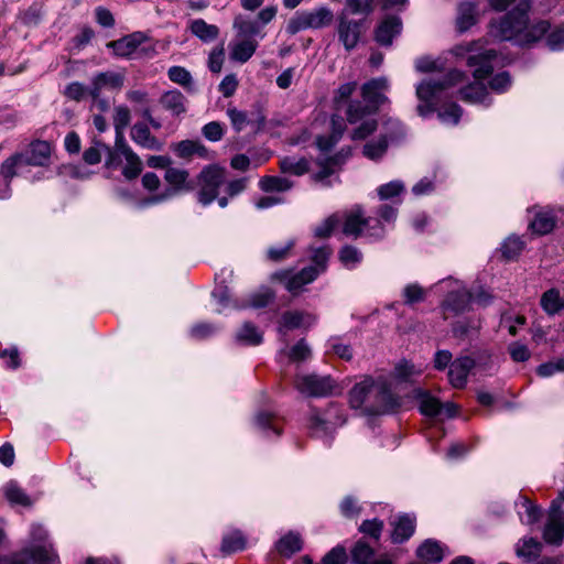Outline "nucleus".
Returning <instances> with one entry per match:
<instances>
[{"instance_id":"nucleus-17","label":"nucleus","mask_w":564,"mask_h":564,"mask_svg":"<svg viewBox=\"0 0 564 564\" xmlns=\"http://www.w3.org/2000/svg\"><path fill=\"white\" fill-rule=\"evenodd\" d=\"M123 85V76L115 72L97 74L89 87L90 97H99L105 89H120Z\"/></svg>"},{"instance_id":"nucleus-6","label":"nucleus","mask_w":564,"mask_h":564,"mask_svg":"<svg viewBox=\"0 0 564 564\" xmlns=\"http://www.w3.org/2000/svg\"><path fill=\"white\" fill-rule=\"evenodd\" d=\"M189 174L186 170L170 166L165 170L164 180L170 185L169 188L162 193L152 195L144 199L141 205L150 206L164 203L181 192H188L193 189V185L188 181Z\"/></svg>"},{"instance_id":"nucleus-60","label":"nucleus","mask_w":564,"mask_h":564,"mask_svg":"<svg viewBox=\"0 0 564 564\" xmlns=\"http://www.w3.org/2000/svg\"><path fill=\"white\" fill-rule=\"evenodd\" d=\"M476 23V8L471 3L460 6V31L467 30Z\"/></svg>"},{"instance_id":"nucleus-61","label":"nucleus","mask_w":564,"mask_h":564,"mask_svg":"<svg viewBox=\"0 0 564 564\" xmlns=\"http://www.w3.org/2000/svg\"><path fill=\"white\" fill-rule=\"evenodd\" d=\"M556 372H564V358L542 364L536 369L540 377H551Z\"/></svg>"},{"instance_id":"nucleus-51","label":"nucleus","mask_w":564,"mask_h":564,"mask_svg":"<svg viewBox=\"0 0 564 564\" xmlns=\"http://www.w3.org/2000/svg\"><path fill=\"white\" fill-rule=\"evenodd\" d=\"M542 550V543L536 539L529 538L524 539L522 545H518V556L525 557L528 560L536 558Z\"/></svg>"},{"instance_id":"nucleus-48","label":"nucleus","mask_w":564,"mask_h":564,"mask_svg":"<svg viewBox=\"0 0 564 564\" xmlns=\"http://www.w3.org/2000/svg\"><path fill=\"white\" fill-rule=\"evenodd\" d=\"M292 182L286 177L265 176L260 181V187L264 192H284L292 187Z\"/></svg>"},{"instance_id":"nucleus-24","label":"nucleus","mask_w":564,"mask_h":564,"mask_svg":"<svg viewBox=\"0 0 564 564\" xmlns=\"http://www.w3.org/2000/svg\"><path fill=\"white\" fill-rule=\"evenodd\" d=\"M564 538V518L561 514L551 516L543 531V539L549 544L560 545Z\"/></svg>"},{"instance_id":"nucleus-57","label":"nucleus","mask_w":564,"mask_h":564,"mask_svg":"<svg viewBox=\"0 0 564 564\" xmlns=\"http://www.w3.org/2000/svg\"><path fill=\"white\" fill-rule=\"evenodd\" d=\"M294 247V240H288L279 246H274L268 249V258L272 261H282L290 256L292 248Z\"/></svg>"},{"instance_id":"nucleus-49","label":"nucleus","mask_w":564,"mask_h":564,"mask_svg":"<svg viewBox=\"0 0 564 564\" xmlns=\"http://www.w3.org/2000/svg\"><path fill=\"white\" fill-rule=\"evenodd\" d=\"M404 191L405 186L403 182L395 180L380 185L377 188V194L381 200H388L400 196Z\"/></svg>"},{"instance_id":"nucleus-2","label":"nucleus","mask_w":564,"mask_h":564,"mask_svg":"<svg viewBox=\"0 0 564 564\" xmlns=\"http://www.w3.org/2000/svg\"><path fill=\"white\" fill-rule=\"evenodd\" d=\"M390 84L386 77L373 78L361 87V96L366 101L350 100L346 109L347 122L354 126L350 138L352 140H365L378 128V121L373 113L389 101L384 95Z\"/></svg>"},{"instance_id":"nucleus-62","label":"nucleus","mask_w":564,"mask_h":564,"mask_svg":"<svg viewBox=\"0 0 564 564\" xmlns=\"http://www.w3.org/2000/svg\"><path fill=\"white\" fill-rule=\"evenodd\" d=\"M329 349L344 360L352 358V349L349 345L341 343L339 338L333 337L328 340Z\"/></svg>"},{"instance_id":"nucleus-9","label":"nucleus","mask_w":564,"mask_h":564,"mask_svg":"<svg viewBox=\"0 0 564 564\" xmlns=\"http://www.w3.org/2000/svg\"><path fill=\"white\" fill-rule=\"evenodd\" d=\"M397 402L390 391L388 382L383 379H372L366 413L375 415L383 414L391 411Z\"/></svg>"},{"instance_id":"nucleus-63","label":"nucleus","mask_w":564,"mask_h":564,"mask_svg":"<svg viewBox=\"0 0 564 564\" xmlns=\"http://www.w3.org/2000/svg\"><path fill=\"white\" fill-rule=\"evenodd\" d=\"M395 376L401 380H410L412 377L422 372L421 368H416L413 364L401 361L395 366Z\"/></svg>"},{"instance_id":"nucleus-26","label":"nucleus","mask_w":564,"mask_h":564,"mask_svg":"<svg viewBox=\"0 0 564 564\" xmlns=\"http://www.w3.org/2000/svg\"><path fill=\"white\" fill-rule=\"evenodd\" d=\"M258 42L250 37H243L235 41L230 45V57L237 62H247L256 52Z\"/></svg>"},{"instance_id":"nucleus-38","label":"nucleus","mask_w":564,"mask_h":564,"mask_svg":"<svg viewBox=\"0 0 564 564\" xmlns=\"http://www.w3.org/2000/svg\"><path fill=\"white\" fill-rule=\"evenodd\" d=\"M275 547L281 555L291 556L302 549V539L300 534L290 532L276 542Z\"/></svg>"},{"instance_id":"nucleus-31","label":"nucleus","mask_w":564,"mask_h":564,"mask_svg":"<svg viewBox=\"0 0 564 564\" xmlns=\"http://www.w3.org/2000/svg\"><path fill=\"white\" fill-rule=\"evenodd\" d=\"M444 547L434 540H426L416 550V555L425 562L437 563L444 557Z\"/></svg>"},{"instance_id":"nucleus-46","label":"nucleus","mask_w":564,"mask_h":564,"mask_svg":"<svg viewBox=\"0 0 564 564\" xmlns=\"http://www.w3.org/2000/svg\"><path fill=\"white\" fill-rule=\"evenodd\" d=\"M234 28L237 29L240 36L251 39V36L260 35L263 37L261 34V25L258 21H251L242 17H237L234 22Z\"/></svg>"},{"instance_id":"nucleus-13","label":"nucleus","mask_w":564,"mask_h":564,"mask_svg":"<svg viewBox=\"0 0 564 564\" xmlns=\"http://www.w3.org/2000/svg\"><path fill=\"white\" fill-rule=\"evenodd\" d=\"M317 275L318 270L316 268H304L295 274H291L286 271L276 272L273 274V279L283 282L289 292L297 294L305 284L313 282Z\"/></svg>"},{"instance_id":"nucleus-53","label":"nucleus","mask_w":564,"mask_h":564,"mask_svg":"<svg viewBox=\"0 0 564 564\" xmlns=\"http://www.w3.org/2000/svg\"><path fill=\"white\" fill-rule=\"evenodd\" d=\"M4 495L11 503L21 506H30L31 501L26 494L13 481H10L4 487Z\"/></svg>"},{"instance_id":"nucleus-4","label":"nucleus","mask_w":564,"mask_h":564,"mask_svg":"<svg viewBox=\"0 0 564 564\" xmlns=\"http://www.w3.org/2000/svg\"><path fill=\"white\" fill-rule=\"evenodd\" d=\"M495 57L496 52L494 50L468 56L467 65L475 77V82L460 89V100L467 102H482L485 100L487 87L481 80L492 73L491 61Z\"/></svg>"},{"instance_id":"nucleus-44","label":"nucleus","mask_w":564,"mask_h":564,"mask_svg":"<svg viewBox=\"0 0 564 564\" xmlns=\"http://www.w3.org/2000/svg\"><path fill=\"white\" fill-rule=\"evenodd\" d=\"M245 546V536L240 531L236 530L224 535L221 542V552L230 554L243 550Z\"/></svg>"},{"instance_id":"nucleus-56","label":"nucleus","mask_w":564,"mask_h":564,"mask_svg":"<svg viewBox=\"0 0 564 564\" xmlns=\"http://www.w3.org/2000/svg\"><path fill=\"white\" fill-rule=\"evenodd\" d=\"M373 555V550L365 542H357L351 551L352 561L356 564H367Z\"/></svg>"},{"instance_id":"nucleus-54","label":"nucleus","mask_w":564,"mask_h":564,"mask_svg":"<svg viewBox=\"0 0 564 564\" xmlns=\"http://www.w3.org/2000/svg\"><path fill=\"white\" fill-rule=\"evenodd\" d=\"M167 75L173 83L191 89L192 76L184 67L173 66L169 69Z\"/></svg>"},{"instance_id":"nucleus-47","label":"nucleus","mask_w":564,"mask_h":564,"mask_svg":"<svg viewBox=\"0 0 564 564\" xmlns=\"http://www.w3.org/2000/svg\"><path fill=\"white\" fill-rule=\"evenodd\" d=\"M193 34L205 42L213 41L218 35V29L216 25L207 24L204 20H194L191 24Z\"/></svg>"},{"instance_id":"nucleus-25","label":"nucleus","mask_w":564,"mask_h":564,"mask_svg":"<svg viewBox=\"0 0 564 564\" xmlns=\"http://www.w3.org/2000/svg\"><path fill=\"white\" fill-rule=\"evenodd\" d=\"M227 116L230 119L232 128L240 132L248 124L254 123L257 128H261L264 126L265 117L259 112L254 119H249L245 111L238 110L235 107H229L227 109Z\"/></svg>"},{"instance_id":"nucleus-23","label":"nucleus","mask_w":564,"mask_h":564,"mask_svg":"<svg viewBox=\"0 0 564 564\" xmlns=\"http://www.w3.org/2000/svg\"><path fill=\"white\" fill-rule=\"evenodd\" d=\"M371 378H365L356 383L349 393V403L354 409H362L366 412L367 402L371 392Z\"/></svg>"},{"instance_id":"nucleus-41","label":"nucleus","mask_w":564,"mask_h":564,"mask_svg":"<svg viewBox=\"0 0 564 564\" xmlns=\"http://www.w3.org/2000/svg\"><path fill=\"white\" fill-rule=\"evenodd\" d=\"M106 151L109 154V158L107 160V165H113L115 164V154L113 151H111L108 147H106L101 142H95L94 145L86 149L83 159L87 164H97L101 160V152Z\"/></svg>"},{"instance_id":"nucleus-20","label":"nucleus","mask_w":564,"mask_h":564,"mask_svg":"<svg viewBox=\"0 0 564 564\" xmlns=\"http://www.w3.org/2000/svg\"><path fill=\"white\" fill-rule=\"evenodd\" d=\"M348 155L349 152H346V154L340 152L330 158H319L316 162L319 170L314 174L315 181L324 183L345 162Z\"/></svg>"},{"instance_id":"nucleus-50","label":"nucleus","mask_w":564,"mask_h":564,"mask_svg":"<svg viewBox=\"0 0 564 564\" xmlns=\"http://www.w3.org/2000/svg\"><path fill=\"white\" fill-rule=\"evenodd\" d=\"M339 260L347 269L356 268L362 260V253L355 247L345 246L339 250Z\"/></svg>"},{"instance_id":"nucleus-33","label":"nucleus","mask_w":564,"mask_h":564,"mask_svg":"<svg viewBox=\"0 0 564 564\" xmlns=\"http://www.w3.org/2000/svg\"><path fill=\"white\" fill-rule=\"evenodd\" d=\"M172 150L182 159L191 158L194 154L200 158H205L207 155V149L199 142L192 140H184L175 143L172 145Z\"/></svg>"},{"instance_id":"nucleus-3","label":"nucleus","mask_w":564,"mask_h":564,"mask_svg":"<svg viewBox=\"0 0 564 564\" xmlns=\"http://www.w3.org/2000/svg\"><path fill=\"white\" fill-rule=\"evenodd\" d=\"M232 270L223 269L216 275V286L212 293L214 301L217 304L216 312L218 314L225 313L227 310H243L248 307L260 308L267 306L274 297L273 292L268 288H261L252 293L248 301H238L232 299L230 290L227 285L231 281Z\"/></svg>"},{"instance_id":"nucleus-39","label":"nucleus","mask_w":564,"mask_h":564,"mask_svg":"<svg viewBox=\"0 0 564 564\" xmlns=\"http://www.w3.org/2000/svg\"><path fill=\"white\" fill-rule=\"evenodd\" d=\"M280 169L283 173L300 176L308 171V161L305 158L285 156L280 160Z\"/></svg>"},{"instance_id":"nucleus-43","label":"nucleus","mask_w":564,"mask_h":564,"mask_svg":"<svg viewBox=\"0 0 564 564\" xmlns=\"http://www.w3.org/2000/svg\"><path fill=\"white\" fill-rule=\"evenodd\" d=\"M387 135H379L378 139L371 140L364 145L362 153L369 160L381 159L388 149Z\"/></svg>"},{"instance_id":"nucleus-32","label":"nucleus","mask_w":564,"mask_h":564,"mask_svg":"<svg viewBox=\"0 0 564 564\" xmlns=\"http://www.w3.org/2000/svg\"><path fill=\"white\" fill-rule=\"evenodd\" d=\"M307 29H319L332 23L333 13L327 8H318L313 11H304Z\"/></svg>"},{"instance_id":"nucleus-19","label":"nucleus","mask_w":564,"mask_h":564,"mask_svg":"<svg viewBox=\"0 0 564 564\" xmlns=\"http://www.w3.org/2000/svg\"><path fill=\"white\" fill-rule=\"evenodd\" d=\"M371 221V219H366L362 209L356 206L347 213L343 232L347 236L358 237L365 234V225H369Z\"/></svg>"},{"instance_id":"nucleus-36","label":"nucleus","mask_w":564,"mask_h":564,"mask_svg":"<svg viewBox=\"0 0 564 564\" xmlns=\"http://www.w3.org/2000/svg\"><path fill=\"white\" fill-rule=\"evenodd\" d=\"M131 112L127 106H117L113 113V126L116 130V142L126 141L123 131L130 124Z\"/></svg>"},{"instance_id":"nucleus-7","label":"nucleus","mask_w":564,"mask_h":564,"mask_svg":"<svg viewBox=\"0 0 564 564\" xmlns=\"http://www.w3.org/2000/svg\"><path fill=\"white\" fill-rule=\"evenodd\" d=\"M226 181V171L218 165H209L202 170L198 175V202L209 205L218 196L219 187Z\"/></svg>"},{"instance_id":"nucleus-55","label":"nucleus","mask_w":564,"mask_h":564,"mask_svg":"<svg viewBox=\"0 0 564 564\" xmlns=\"http://www.w3.org/2000/svg\"><path fill=\"white\" fill-rule=\"evenodd\" d=\"M530 227L539 235L549 234L554 227V220L546 214H538L531 221Z\"/></svg>"},{"instance_id":"nucleus-18","label":"nucleus","mask_w":564,"mask_h":564,"mask_svg":"<svg viewBox=\"0 0 564 564\" xmlns=\"http://www.w3.org/2000/svg\"><path fill=\"white\" fill-rule=\"evenodd\" d=\"M144 41L141 32H135L117 41L107 43V47L111 48L117 56L129 57L138 46Z\"/></svg>"},{"instance_id":"nucleus-11","label":"nucleus","mask_w":564,"mask_h":564,"mask_svg":"<svg viewBox=\"0 0 564 564\" xmlns=\"http://www.w3.org/2000/svg\"><path fill=\"white\" fill-rule=\"evenodd\" d=\"M296 389L306 395L325 397L332 393L335 388L330 377H319L316 375L297 376L295 379Z\"/></svg>"},{"instance_id":"nucleus-64","label":"nucleus","mask_w":564,"mask_h":564,"mask_svg":"<svg viewBox=\"0 0 564 564\" xmlns=\"http://www.w3.org/2000/svg\"><path fill=\"white\" fill-rule=\"evenodd\" d=\"M291 361H304L311 356L308 345L302 339L288 352Z\"/></svg>"},{"instance_id":"nucleus-30","label":"nucleus","mask_w":564,"mask_h":564,"mask_svg":"<svg viewBox=\"0 0 564 564\" xmlns=\"http://www.w3.org/2000/svg\"><path fill=\"white\" fill-rule=\"evenodd\" d=\"M540 304L547 315H555L564 310V299L561 296L560 290L555 288L542 294Z\"/></svg>"},{"instance_id":"nucleus-5","label":"nucleus","mask_w":564,"mask_h":564,"mask_svg":"<svg viewBox=\"0 0 564 564\" xmlns=\"http://www.w3.org/2000/svg\"><path fill=\"white\" fill-rule=\"evenodd\" d=\"M529 9L528 0L518 1L516 7L505 17L491 22L490 35L499 41H514L519 44L520 35L527 29Z\"/></svg>"},{"instance_id":"nucleus-52","label":"nucleus","mask_w":564,"mask_h":564,"mask_svg":"<svg viewBox=\"0 0 564 564\" xmlns=\"http://www.w3.org/2000/svg\"><path fill=\"white\" fill-rule=\"evenodd\" d=\"M380 135H387L388 143L394 142L405 135V129L398 119H387Z\"/></svg>"},{"instance_id":"nucleus-59","label":"nucleus","mask_w":564,"mask_h":564,"mask_svg":"<svg viewBox=\"0 0 564 564\" xmlns=\"http://www.w3.org/2000/svg\"><path fill=\"white\" fill-rule=\"evenodd\" d=\"M340 512L346 518H355L360 513L361 507L358 499L352 496H346L339 503Z\"/></svg>"},{"instance_id":"nucleus-27","label":"nucleus","mask_w":564,"mask_h":564,"mask_svg":"<svg viewBox=\"0 0 564 564\" xmlns=\"http://www.w3.org/2000/svg\"><path fill=\"white\" fill-rule=\"evenodd\" d=\"M339 39L347 50L354 48L360 35V24L355 21L341 19L338 28Z\"/></svg>"},{"instance_id":"nucleus-42","label":"nucleus","mask_w":564,"mask_h":564,"mask_svg":"<svg viewBox=\"0 0 564 564\" xmlns=\"http://www.w3.org/2000/svg\"><path fill=\"white\" fill-rule=\"evenodd\" d=\"M523 248L524 242L519 237L510 236L502 242L499 251L505 260L511 261L520 256Z\"/></svg>"},{"instance_id":"nucleus-21","label":"nucleus","mask_w":564,"mask_h":564,"mask_svg":"<svg viewBox=\"0 0 564 564\" xmlns=\"http://www.w3.org/2000/svg\"><path fill=\"white\" fill-rule=\"evenodd\" d=\"M402 29V22L397 17L384 19L376 30V40L381 45H391L393 37L397 36Z\"/></svg>"},{"instance_id":"nucleus-10","label":"nucleus","mask_w":564,"mask_h":564,"mask_svg":"<svg viewBox=\"0 0 564 564\" xmlns=\"http://www.w3.org/2000/svg\"><path fill=\"white\" fill-rule=\"evenodd\" d=\"M415 395L420 402V410L424 415L437 416L442 420L455 417L457 408L454 403H442L430 392L421 389L416 391Z\"/></svg>"},{"instance_id":"nucleus-40","label":"nucleus","mask_w":564,"mask_h":564,"mask_svg":"<svg viewBox=\"0 0 564 564\" xmlns=\"http://www.w3.org/2000/svg\"><path fill=\"white\" fill-rule=\"evenodd\" d=\"M550 24L546 21H539L535 24L528 25L523 31L522 35H520L519 45H530L536 41H539L549 30Z\"/></svg>"},{"instance_id":"nucleus-8","label":"nucleus","mask_w":564,"mask_h":564,"mask_svg":"<svg viewBox=\"0 0 564 564\" xmlns=\"http://www.w3.org/2000/svg\"><path fill=\"white\" fill-rule=\"evenodd\" d=\"M345 423L341 409L330 405L323 413H315L311 419V432L315 437L325 438L327 442L333 436L335 430Z\"/></svg>"},{"instance_id":"nucleus-35","label":"nucleus","mask_w":564,"mask_h":564,"mask_svg":"<svg viewBox=\"0 0 564 564\" xmlns=\"http://www.w3.org/2000/svg\"><path fill=\"white\" fill-rule=\"evenodd\" d=\"M185 101L184 95L178 90L166 91L161 97L162 106L176 116L186 111Z\"/></svg>"},{"instance_id":"nucleus-45","label":"nucleus","mask_w":564,"mask_h":564,"mask_svg":"<svg viewBox=\"0 0 564 564\" xmlns=\"http://www.w3.org/2000/svg\"><path fill=\"white\" fill-rule=\"evenodd\" d=\"M402 296L404 304L411 306L424 302L427 296V290L419 283H409L403 288Z\"/></svg>"},{"instance_id":"nucleus-22","label":"nucleus","mask_w":564,"mask_h":564,"mask_svg":"<svg viewBox=\"0 0 564 564\" xmlns=\"http://www.w3.org/2000/svg\"><path fill=\"white\" fill-rule=\"evenodd\" d=\"M131 139L140 147L159 151L162 149V143L151 134L149 127L145 123L138 122L131 128Z\"/></svg>"},{"instance_id":"nucleus-37","label":"nucleus","mask_w":564,"mask_h":564,"mask_svg":"<svg viewBox=\"0 0 564 564\" xmlns=\"http://www.w3.org/2000/svg\"><path fill=\"white\" fill-rule=\"evenodd\" d=\"M333 123V133L329 137H318L317 138V147L318 149L325 153L329 151L340 139L343 135V132L345 130L343 120L339 117H333L332 119Z\"/></svg>"},{"instance_id":"nucleus-15","label":"nucleus","mask_w":564,"mask_h":564,"mask_svg":"<svg viewBox=\"0 0 564 564\" xmlns=\"http://www.w3.org/2000/svg\"><path fill=\"white\" fill-rule=\"evenodd\" d=\"M316 317L310 313L290 311L285 312L280 319L279 333L285 335L286 332L296 328H308L314 325Z\"/></svg>"},{"instance_id":"nucleus-12","label":"nucleus","mask_w":564,"mask_h":564,"mask_svg":"<svg viewBox=\"0 0 564 564\" xmlns=\"http://www.w3.org/2000/svg\"><path fill=\"white\" fill-rule=\"evenodd\" d=\"M437 291L446 293V297L441 304V312L444 319L456 318L458 316V283L453 278H447L436 284Z\"/></svg>"},{"instance_id":"nucleus-14","label":"nucleus","mask_w":564,"mask_h":564,"mask_svg":"<svg viewBox=\"0 0 564 564\" xmlns=\"http://www.w3.org/2000/svg\"><path fill=\"white\" fill-rule=\"evenodd\" d=\"M115 161L117 156H122L126 161L122 167V175L127 180L137 178L142 172V161L139 155L129 147L127 141L115 143L113 149Z\"/></svg>"},{"instance_id":"nucleus-1","label":"nucleus","mask_w":564,"mask_h":564,"mask_svg":"<svg viewBox=\"0 0 564 564\" xmlns=\"http://www.w3.org/2000/svg\"><path fill=\"white\" fill-rule=\"evenodd\" d=\"M458 63V52L456 47L444 52L436 58L431 56H420L414 61L415 70L419 73L440 72L446 73L443 80L426 79L416 86V97L424 105L416 107L420 116L425 117L437 110L440 120L447 126H455L458 122V111L455 105H440L443 98L447 96L448 89L455 86L458 74L456 66Z\"/></svg>"},{"instance_id":"nucleus-16","label":"nucleus","mask_w":564,"mask_h":564,"mask_svg":"<svg viewBox=\"0 0 564 564\" xmlns=\"http://www.w3.org/2000/svg\"><path fill=\"white\" fill-rule=\"evenodd\" d=\"M52 148L46 141H35L23 152L22 161L25 165L44 166L51 158Z\"/></svg>"},{"instance_id":"nucleus-29","label":"nucleus","mask_w":564,"mask_h":564,"mask_svg":"<svg viewBox=\"0 0 564 564\" xmlns=\"http://www.w3.org/2000/svg\"><path fill=\"white\" fill-rule=\"evenodd\" d=\"M254 424L265 437H270L271 434L279 436L282 431L279 419L268 412L257 413Z\"/></svg>"},{"instance_id":"nucleus-28","label":"nucleus","mask_w":564,"mask_h":564,"mask_svg":"<svg viewBox=\"0 0 564 564\" xmlns=\"http://www.w3.org/2000/svg\"><path fill=\"white\" fill-rule=\"evenodd\" d=\"M392 541L394 543H401L413 534L415 528V519L409 514L400 516L392 522Z\"/></svg>"},{"instance_id":"nucleus-58","label":"nucleus","mask_w":564,"mask_h":564,"mask_svg":"<svg viewBox=\"0 0 564 564\" xmlns=\"http://www.w3.org/2000/svg\"><path fill=\"white\" fill-rule=\"evenodd\" d=\"M22 159L23 156L20 155L19 153L7 159L1 165L0 177L11 181L12 177L15 175L17 166L23 164Z\"/></svg>"},{"instance_id":"nucleus-34","label":"nucleus","mask_w":564,"mask_h":564,"mask_svg":"<svg viewBox=\"0 0 564 564\" xmlns=\"http://www.w3.org/2000/svg\"><path fill=\"white\" fill-rule=\"evenodd\" d=\"M262 333L251 323H245L236 332V340L242 345L256 346L262 343Z\"/></svg>"}]
</instances>
